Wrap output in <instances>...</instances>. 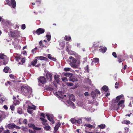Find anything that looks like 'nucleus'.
I'll list each match as a JSON object with an SVG mask.
<instances>
[{"mask_svg": "<svg viewBox=\"0 0 133 133\" xmlns=\"http://www.w3.org/2000/svg\"><path fill=\"white\" fill-rule=\"evenodd\" d=\"M82 119H79L78 120H76V123H77L78 124H81L82 123Z\"/></svg>", "mask_w": 133, "mask_h": 133, "instance_id": "36", "label": "nucleus"}, {"mask_svg": "<svg viewBox=\"0 0 133 133\" xmlns=\"http://www.w3.org/2000/svg\"><path fill=\"white\" fill-rule=\"evenodd\" d=\"M61 125V124L59 123L56 124L54 128V131L55 132H57V130L59 128L60 126Z\"/></svg>", "mask_w": 133, "mask_h": 133, "instance_id": "18", "label": "nucleus"}, {"mask_svg": "<svg viewBox=\"0 0 133 133\" xmlns=\"http://www.w3.org/2000/svg\"><path fill=\"white\" fill-rule=\"evenodd\" d=\"M34 129L36 130H41V128L38 127H36L35 126V128Z\"/></svg>", "mask_w": 133, "mask_h": 133, "instance_id": "53", "label": "nucleus"}, {"mask_svg": "<svg viewBox=\"0 0 133 133\" xmlns=\"http://www.w3.org/2000/svg\"><path fill=\"white\" fill-rule=\"evenodd\" d=\"M112 55L115 58H116L117 57L116 54L115 52H112Z\"/></svg>", "mask_w": 133, "mask_h": 133, "instance_id": "47", "label": "nucleus"}, {"mask_svg": "<svg viewBox=\"0 0 133 133\" xmlns=\"http://www.w3.org/2000/svg\"><path fill=\"white\" fill-rule=\"evenodd\" d=\"M45 31L42 28H39L37 29L36 31H33V33L34 34H36L39 35L43 33Z\"/></svg>", "mask_w": 133, "mask_h": 133, "instance_id": "4", "label": "nucleus"}, {"mask_svg": "<svg viewBox=\"0 0 133 133\" xmlns=\"http://www.w3.org/2000/svg\"><path fill=\"white\" fill-rule=\"evenodd\" d=\"M99 44L96 42H94L93 45L92 46V48L94 49V51H96L98 50Z\"/></svg>", "mask_w": 133, "mask_h": 133, "instance_id": "6", "label": "nucleus"}, {"mask_svg": "<svg viewBox=\"0 0 133 133\" xmlns=\"http://www.w3.org/2000/svg\"><path fill=\"white\" fill-rule=\"evenodd\" d=\"M99 48L100 49H99V51L102 53H105L107 50V48L105 46L103 47L100 46Z\"/></svg>", "mask_w": 133, "mask_h": 133, "instance_id": "8", "label": "nucleus"}, {"mask_svg": "<svg viewBox=\"0 0 133 133\" xmlns=\"http://www.w3.org/2000/svg\"><path fill=\"white\" fill-rule=\"evenodd\" d=\"M13 99L14 100L13 103L14 105H16L20 103V102L18 100H17L16 97H15L14 96H13Z\"/></svg>", "mask_w": 133, "mask_h": 133, "instance_id": "9", "label": "nucleus"}, {"mask_svg": "<svg viewBox=\"0 0 133 133\" xmlns=\"http://www.w3.org/2000/svg\"><path fill=\"white\" fill-rule=\"evenodd\" d=\"M21 61L22 62V64H23V63L25 62V58H23L22 59Z\"/></svg>", "mask_w": 133, "mask_h": 133, "instance_id": "55", "label": "nucleus"}, {"mask_svg": "<svg viewBox=\"0 0 133 133\" xmlns=\"http://www.w3.org/2000/svg\"><path fill=\"white\" fill-rule=\"evenodd\" d=\"M9 77L11 78L14 79V76L12 74H11L10 75Z\"/></svg>", "mask_w": 133, "mask_h": 133, "instance_id": "57", "label": "nucleus"}, {"mask_svg": "<svg viewBox=\"0 0 133 133\" xmlns=\"http://www.w3.org/2000/svg\"><path fill=\"white\" fill-rule=\"evenodd\" d=\"M119 85V83L117 82H116L115 83V85H117L115 86V87L116 89H117L118 88V87L117 86Z\"/></svg>", "mask_w": 133, "mask_h": 133, "instance_id": "56", "label": "nucleus"}, {"mask_svg": "<svg viewBox=\"0 0 133 133\" xmlns=\"http://www.w3.org/2000/svg\"><path fill=\"white\" fill-rule=\"evenodd\" d=\"M27 111L28 113L30 114H31L32 113V111L30 110L27 109Z\"/></svg>", "mask_w": 133, "mask_h": 133, "instance_id": "60", "label": "nucleus"}, {"mask_svg": "<svg viewBox=\"0 0 133 133\" xmlns=\"http://www.w3.org/2000/svg\"><path fill=\"white\" fill-rule=\"evenodd\" d=\"M85 69V70L87 71L88 72H89V66L88 65H87L86 68Z\"/></svg>", "mask_w": 133, "mask_h": 133, "instance_id": "50", "label": "nucleus"}, {"mask_svg": "<svg viewBox=\"0 0 133 133\" xmlns=\"http://www.w3.org/2000/svg\"><path fill=\"white\" fill-rule=\"evenodd\" d=\"M69 100L71 101H73L75 102V96L73 94L70 95L69 96Z\"/></svg>", "mask_w": 133, "mask_h": 133, "instance_id": "16", "label": "nucleus"}, {"mask_svg": "<svg viewBox=\"0 0 133 133\" xmlns=\"http://www.w3.org/2000/svg\"><path fill=\"white\" fill-rule=\"evenodd\" d=\"M99 60L98 58H93V61H92L96 63L99 62Z\"/></svg>", "mask_w": 133, "mask_h": 133, "instance_id": "31", "label": "nucleus"}, {"mask_svg": "<svg viewBox=\"0 0 133 133\" xmlns=\"http://www.w3.org/2000/svg\"><path fill=\"white\" fill-rule=\"evenodd\" d=\"M61 79L63 81L65 82L68 81L67 78L66 77H63Z\"/></svg>", "mask_w": 133, "mask_h": 133, "instance_id": "41", "label": "nucleus"}, {"mask_svg": "<svg viewBox=\"0 0 133 133\" xmlns=\"http://www.w3.org/2000/svg\"><path fill=\"white\" fill-rule=\"evenodd\" d=\"M39 82L44 84L46 82V78L43 76H41L38 78Z\"/></svg>", "mask_w": 133, "mask_h": 133, "instance_id": "5", "label": "nucleus"}, {"mask_svg": "<svg viewBox=\"0 0 133 133\" xmlns=\"http://www.w3.org/2000/svg\"><path fill=\"white\" fill-rule=\"evenodd\" d=\"M15 34L14 31H11L10 32V35L11 37H12L14 36V35Z\"/></svg>", "mask_w": 133, "mask_h": 133, "instance_id": "43", "label": "nucleus"}, {"mask_svg": "<svg viewBox=\"0 0 133 133\" xmlns=\"http://www.w3.org/2000/svg\"><path fill=\"white\" fill-rule=\"evenodd\" d=\"M28 126L29 127L32 128L33 129H34L35 128V125L34 124H28Z\"/></svg>", "mask_w": 133, "mask_h": 133, "instance_id": "29", "label": "nucleus"}, {"mask_svg": "<svg viewBox=\"0 0 133 133\" xmlns=\"http://www.w3.org/2000/svg\"><path fill=\"white\" fill-rule=\"evenodd\" d=\"M17 112L18 113L20 114H22L23 113L22 109L20 108H18L17 109Z\"/></svg>", "mask_w": 133, "mask_h": 133, "instance_id": "25", "label": "nucleus"}, {"mask_svg": "<svg viewBox=\"0 0 133 133\" xmlns=\"http://www.w3.org/2000/svg\"><path fill=\"white\" fill-rule=\"evenodd\" d=\"M12 44L14 46L15 48L16 49L19 50L21 49V46L17 43H16L15 42H13L12 43Z\"/></svg>", "mask_w": 133, "mask_h": 133, "instance_id": "14", "label": "nucleus"}, {"mask_svg": "<svg viewBox=\"0 0 133 133\" xmlns=\"http://www.w3.org/2000/svg\"><path fill=\"white\" fill-rule=\"evenodd\" d=\"M40 118L41 119V120L42 121V123L43 124L45 125H48V123H45L47 121L46 119H45L42 117H40Z\"/></svg>", "mask_w": 133, "mask_h": 133, "instance_id": "19", "label": "nucleus"}, {"mask_svg": "<svg viewBox=\"0 0 133 133\" xmlns=\"http://www.w3.org/2000/svg\"><path fill=\"white\" fill-rule=\"evenodd\" d=\"M66 51L68 52V53L69 54V52H70V50L68 46L67 47V48H66Z\"/></svg>", "mask_w": 133, "mask_h": 133, "instance_id": "62", "label": "nucleus"}, {"mask_svg": "<svg viewBox=\"0 0 133 133\" xmlns=\"http://www.w3.org/2000/svg\"><path fill=\"white\" fill-rule=\"evenodd\" d=\"M11 3L10 4L12 7L14 8H15L16 5V3L15 0H11Z\"/></svg>", "mask_w": 133, "mask_h": 133, "instance_id": "20", "label": "nucleus"}, {"mask_svg": "<svg viewBox=\"0 0 133 133\" xmlns=\"http://www.w3.org/2000/svg\"><path fill=\"white\" fill-rule=\"evenodd\" d=\"M46 77L47 79L51 82L52 78L51 74L50 72H47L46 74Z\"/></svg>", "mask_w": 133, "mask_h": 133, "instance_id": "7", "label": "nucleus"}, {"mask_svg": "<svg viewBox=\"0 0 133 133\" xmlns=\"http://www.w3.org/2000/svg\"><path fill=\"white\" fill-rule=\"evenodd\" d=\"M14 126V128H15L16 129H20V128L19 127L16 125L15 124Z\"/></svg>", "mask_w": 133, "mask_h": 133, "instance_id": "58", "label": "nucleus"}, {"mask_svg": "<svg viewBox=\"0 0 133 133\" xmlns=\"http://www.w3.org/2000/svg\"><path fill=\"white\" fill-rule=\"evenodd\" d=\"M9 69V67L8 66H6L4 68L3 70V71L7 73L8 72Z\"/></svg>", "mask_w": 133, "mask_h": 133, "instance_id": "27", "label": "nucleus"}, {"mask_svg": "<svg viewBox=\"0 0 133 133\" xmlns=\"http://www.w3.org/2000/svg\"><path fill=\"white\" fill-rule=\"evenodd\" d=\"M26 28L25 25L24 24H22L21 26V29H22L24 30Z\"/></svg>", "mask_w": 133, "mask_h": 133, "instance_id": "49", "label": "nucleus"}, {"mask_svg": "<svg viewBox=\"0 0 133 133\" xmlns=\"http://www.w3.org/2000/svg\"><path fill=\"white\" fill-rule=\"evenodd\" d=\"M5 100V99L4 97H1L0 98V100L2 102L4 101Z\"/></svg>", "mask_w": 133, "mask_h": 133, "instance_id": "64", "label": "nucleus"}, {"mask_svg": "<svg viewBox=\"0 0 133 133\" xmlns=\"http://www.w3.org/2000/svg\"><path fill=\"white\" fill-rule=\"evenodd\" d=\"M117 59L118 61L119 62V63H120L124 61L125 60V59H124L122 55H118L117 56Z\"/></svg>", "mask_w": 133, "mask_h": 133, "instance_id": "12", "label": "nucleus"}, {"mask_svg": "<svg viewBox=\"0 0 133 133\" xmlns=\"http://www.w3.org/2000/svg\"><path fill=\"white\" fill-rule=\"evenodd\" d=\"M37 59H35L34 60L32 61L31 62V64L33 66L35 65V64L37 63Z\"/></svg>", "mask_w": 133, "mask_h": 133, "instance_id": "28", "label": "nucleus"}, {"mask_svg": "<svg viewBox=\"0 0 133 133\" xmlns=\"http://www.w3.org/2000/svg\"><path fill=\"white\" fill-rule=\"evenodd\" d=\"M98 127L101 129H104L105 127V125L104 124H102L98 125Z\"/></svg>", "mask_w": 133, "mask_h": 133, "instance_id": "30", "label": "nucleus"}, {"mask_svg": "<svg viewBox=\"0 0 133 133\" xmlns=\"http://www.w3.org/2000/svg\"><path fill=\"white\" fill-rule=\"evenodd\" d=\"M76 120L75 118H71L70 119V121L72 124H75L76 123Z\"/></svg>", "mask_w": 133, "mask_h": 133, "instance_id": "37", "label": "nucleus"}, {"mask_svg": "<svg viewBox=\"0 0 133 133\" xmlns=\"http://www.w3.org/2000/svg\"><path fill=\"white\" fill-rule=\"evenodd\" d=\"M124 103V101L123 100H121L117 104V105L116 104L114 105L113 106L114 109L115 110H117L119 109V107H121L123 108L124 106V105L123 104Z\"/></svg>", "mask_w": 133, "mask_h": 133, "instance_id": "3", "label": "nucleus"}, {"mask_svg": "<svg viewBox=\"0 0 133 133\" xmlns=\"http://www.w3.org/2000/svg\"><path fill=\"white\" fill-rule=\"evenodd\" d=\"M95 92L96 94H100V92L98 90L96 89L95 90Z\"/></svg>", "mask_w": 133, "mask_h": 133, "instance_id": "61", "label": "nucleus"}, {"mask_svg": "<svg viewBox=\"0 0 133 133\" xmlns=\"http://www.w3.org/2000/svg\"><path fill=\"white\" fill-rule=\"evenodd\" d=\"M8 84H9L10 85H11L12 84V83L10 81H7V82L5 83V84L6 86H7Z\"/></svg>", "mask_w": 133, "mask_h": 133, "instance_id": "45", "label": "nucleus"}, {"mask_svg": "<svg viewBox=\"0 0 133 133\" xmlns=\"http://www.w3.org/2000/svg\"><path fill=\"white\" fill-rule=\"evenodd\" d=\"M64 39L66 41H69L71 39V37L70 36H65L64 37Z\"/></svg>", "mask_w": 133, "mask_h": 133, "instance_id": "26", "label": "nucleus"}, {"mask_svg": "<svg viewBox=\"0 0 133 133\" xmlns=\"http://www.w3.org/2000/svg\"><path fill=\"white\" fill-rule=\"evenodd\" d=\"M84 126L87 127L88 128L92 129L93 127V125L90 124H85L84 125Z\"/></svg>", "mask_w": 133, "mask_h": 133, "instance_id": "32", "label": "nucleus"}, {"mask_svg": "<svg viewBox=\"0 0 133 133\" xmlns=\"http://www.w3.org/2000/svg\"><path fill=\"white\" fill-rule=\"evenodd\" d=\"M69 80L70 81L74 82L77 81V79L75 76L72 75L70 76L69 78Z\"/></svg>", "mask_w": 133, "mask_h": 133, "instance_id": "13", "label": "nucleus"}, {"mask_svg": "<svg viewBox=\"0 0 133 133\" xmlns=\"http://www.w3.org/2000/svg\"><path fill=\"white\" fill-rule=\"evenodd\" d=\"M46 39L48 41H49L51 40V35L50 33H48L45 36Z\"/></svg>", "mask_w": 133, "mask_h": 133, "instance_id": "22", "label": "nucleus"}, {"mask_svg": "<svg viewBox=\"0 0 133 133\" xmlns=\"http://www.w3.org/2000/svg\"><path fill=\"white\" fill-rule=\"evenodd\" d=\"M14 123H9L7 125L6 127L10 129H12L14 128Z\"/></svg>", "mask_w": 133, "mask_h": 133, "instance_id": "21", "label": "nucleus"}, {"mask_svg": "<svg viewBox=\"0 0 133 133\" xmlns=\"http://www.w3.org/2000/svg\"><path fill=\"white\" fill-rule=\"evenodd\" d=\"M123 96L122 95H121L119 96H117L116 98V99L113 100L114 102L115 103H117L120 100V99Z\"/></svg>", "mask_w": 133, "mask_h": 133, "instance_id": "10", "label": "nucleus"}, {"mask_svg": "<svg viewBox=\"0 0 133 133\" xmlns=\"http://www.w3.org/2000/svg\"><path fill=\"white\" fill-rule=\"evenodd\" d=\"M36 58L41 60H44L45 61H47L48 60L47 58L43 56H37L36 57Z\"/></svg>", "mask_w": 133, "mask_h": 133, "instance_id": "15", "label": "nucleus"}, {"mask_svg": "<svg viewBox=\"0 0 133 133\" xmlns=\"http://www.w3.org/2000/svg\"><path fill=\"white\" fill-rule=\"evenodd\" d=\"M3 108L5 109L6 110H7L8 109V107L6 105H5L3 106Z\"/></svg>", "mask_w": 133, "mask_h": 133, "instance_id": "63", "label": "nucleus"}, {"mask_svg": "<svg viewBox=\"0 0 133 133\" xmlns=\"http://www.w3.org/2000/svg\"><path fill=\"white\" fill-rule=\"evenodd\" d=\"M122 123L124 124H130V121H129L127 120H124L122 122Z\"/></svg>", "mask_w": 133, "mask_h": 133, "instance_id": "35", "label": "nucleus"}, {"mask_svg": "<svg viewBox=\"0 0 133 133\" xmlns=\"http://www.w3.org/2000/svg\"><path fill=\"white\" fill-rule=\"evenodd\" d=\"M10 108L12 111H14L15 110V107L13 105H12L10 106Z\"/></svg>", "mask_w": 133, "mask_h": 133, "instance_id": "42", "label": "nucleus"}, {"mask_svg": "<svg viewBox=\"0 0 133 133\" xmlns=\"http://www.w3.org/2000/svg\"><path fill=\"white\" fill-rule=\"evenodd\" d=\"M71 73L68 72H66L64 74V75L66 77H69L70 76V75L71 74Z\"/></svg>", "mask_w": 133, "mask_h": 133, "instance_id": "46", "label": "nucleus"}, {"mask_svg": "<svg viewBox=\"0 0 133 133\" xmlns=\"http://www.w3.org/2000/svg\"><path fill=\"white\" fill-rule=\"evenodd\" d=\"M39 44L41 46L43 47H46V46L44 45L43 44V42L42 41H41L39 42Z\"/></svg>", "mask_w": 133, "mask_h": 133, "instance_id": "38", "label": "nucleus"}, {"mask_svg": "<svg viewBox=\"0 0 133 133\" xmlns=\"http://www.w3.org/2000/svg\"><path fill=\"white\" fill-rule=\"evenodd\" d=\"M69 54L71 55H76V53L74 51H71L70 52Z\"/></svg>", "mask_w": 133, "mask_h": 133, "instance_id": "39", "label": "nucleus"}, {"mask_svg": "<svg viewBox=\"0 0 133 133\" xmlns=\"http://www.w3.org/2000/svg\"><path fill=\"white\" fill-rule=\"evenodd\" d=\"M48 58L51 60L52 57H51V55L50 54H49L48 55Z\"/></svg>", "mask_w": 133, "mask_h": 133, "instance_id": "54", "label": "nucleus"}, {"mask_svg": "<svg viewBox=\"0 0 133 133\" xmlns=\"http://www.w3.org/2000/svg\"><path fill=\"white\" fill-rule=\"evenodd\" d=\"M23 123L25 124H27V121L26 119H24L23 121Z\"/></svg>", "mask_w": 133, "mask_h": 133, "instance_id": "52", "label": "nucleus"}, {"mask_svg": "<svg viewBox=\"0 0 133 133\" xmlns=\"http://www.w3.org/2000/svg\"><path fill=\"white\" fill-rule=\"evenodd\" d=\"M71 69L69 68H64V70L65 71H70Z\"/></svg>", "mask_w": 133, "mask_h": 133, "instance_id": "44", "label": "nucleus"}, {"mask_svg": "<svg viewBox=\"0 0 133 133\" xmlns=\"http://www.w3.org/2000/svg\"><path fill=\"white\" fill-rule=\"evenodd\" d=\"M3 133H10V132L9 130L7 129L6 130H5Z\"/></svg>", "mask_w": 133, "mask_h": 133, "instance_id": "59", "label": "nucleus"}, {"mask_svg": "<svg viewBox=\"0 0 133 133\" xmlns=\"http://www.w3.org/2000/svg\"><path fill=\"white\" fill-rule=\"evenodd\" d=\"M46 116L47 117L48 119L52 123V124L55 122L54 121L52 117H50V115L48 114H46Z\"/></svg>", "mask_w": 133, "mask_h": 133, "instance_id": "17", "label": "nucleus"}, {"mask_svg": "<svg viewBox=\"0 0 133 133\" xmlns=\"http://www.w3.org/2000/svg\"><path fill=\"white\" fill-rule=\"evenodd\" d=\"M7 58L6 56L5 55L3 54H0V59H6Z\"/></svg>", "mask_w": 133, "mask_h": 133, "instance_id": "23", "label": "nucleus"}, {"mask_svg": "<svg viewBox=\"0 0 133 133\" xmlns=\"http://www.w3.org/2000/svg\"><path fill=\"white\" fill-rule=\"evenodd\" d=\"M47 89L48 90L51 91H52L54 90V89L50 87L49 86L48 87Z\"/></svg>", "mask_w": 133, "mask_h": 133, "instance_id": "48", "label": "nucleus"}, {"mask_svg": "<svg viewBox=\"0 0 133 133\" xmlns=\"http://www.w3.org/2000/svg\"><path fill=\"white\" fill-rule=\"evenodd\" d=\"M60 75L57 74L55 75H54V79L57 83H59L60 82Z\"/></svg>", "mask_w": 133, "mask_h": 133, "instance_id": "11", "label": "nucleus"}, {"mask_svg": "<svg viewBox=\"0 0 133 133\" xmlns=\"http://www.w3.org/2000/svg\"><path fill=\"white\" fill-rule=\"evenodd\" d=\"M68 61L69 62L70 65L71 67L75 68H76L78 67L77 65L76 64L77 60L74 58L72 56H70L69 57Z\"/></svg>", "mask_w": 133, "mask_h": 133, "instance_id": "2", "label": "nucleus"}, {"mask_svg": "<svg viewBox=\"0 0 133 133\" xmlns=\"http://www.w3.org/2000/svg\"><path fill=\"white\" fill-rule=\"evenodd\" d=\"M73 85H74L72 83H71L68 82V83H67V85L68 86H73Z\"/></svg>", "mask_w": 133, "mask_h": 133, "instance_id": "51", "label": "nucleus"}, {"mask_svg": "<svg viewBox=\"0 0 133 133\" xmlns=\"http://www.w3.org/2000/svg\"><path fill=\"white\" fill-rule=\"evenodd\" d=\"M44 129L46 130H48L50 129L51 127L49 125L46 126L44 127Z\"/></svg>", "mask_w": 133, "mask_h": 133, "instance_id": "34", "label": "nucleus"}, {"mask_svg": "<svg viewBox=\"0 0 133 133\" xmlns=\"http://www.w3.org/2000/svg\"><path fill=\"white\" fill-rule=\"evenodd\" d=\"M84 119L87 122H90L91 121V118L90 117H84Z\"/></svg>", "mask_w": 133, "mask_h": 133, "instance_id": "33", "label": "nucleus"}, {"mask_svg": "<svg viewBox=\"0 0 133 133\" xmlns=\"http://www.w3.org/2000/svg\"><path fill=\"white\" fill-rule=\"evenodd\" d=\"M37 49V48L36 47L34 49H32L31 50L32 53L34 54H35V53L36 52V51Z\"/></svg>", "mask_w": 133, "mask_h": 133, "instance_id": "40", "label": "nucleus"}, {"mask_svg": "<svg viewBox=\"0 0 133 133\" xmlns=\"http://www.w3.org/2000/svg\"><path fill=\"white\" fill-rule=\"evenodd\" d=\"M102 88L103 90L105 92H107L108 90V87L106 85L103 86Z\"/></svg>", "mask_w": 133, "mask_h": 133, "instance_id": "24", "label": "nucleus"}, {"mask_svg": "<svg viewBox=\"0 0 133 133\" xmlns=\"http://www.w3.org/2000/svg\"><path fill=\"white\" fill-rule=\"evenodd\" d=\"M21 90L22 94L26 96L31 94L32 92L31 89L28 85L22 86Z\"/></svg>", "mask_w": 133, "mask_h": 133, "instance_id": "1", "label": "nucleus"}]
</instances>
